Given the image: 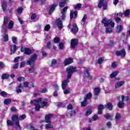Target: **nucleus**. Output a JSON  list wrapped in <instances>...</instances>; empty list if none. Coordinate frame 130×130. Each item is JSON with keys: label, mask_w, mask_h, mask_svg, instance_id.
Returning <instances> with one entry per match:
<instances>
[{"label": "nucleus", "mask_w": 130, "mask_h": 130, "mask_svg": "<svg viewBox=\"0 0 130 130\" xmlns=\"http://www.w3.org/2000/svg\"><path fill=\"white\" fill-rule=\"evenodd\" d=\"M41 99H39L37 100L31 101L30 104H34L36 106V111H39L40 108L45 107L47 105V102L48 100L47 99H44L42 101Z\"/></svg>", "instance_id": "nucleus-1"}, {"label": "nucleus", "mask_w": 130, "mask_h": 130, "mask_svg": "<svg viewBox=\"0 0 130 130\" xmlns=\"http://www.w3.org/2000/svg\"><path fill=\"white\" fill-rule=\"evenodd\" d=\"M129 100V98H128V96L121 95V97L119 98L120 102L117 104L118 107H119V108H123V107H124V105H125L124 103L127 102V101Z\"/></svg>", "instance_id": "nucleus-2"}, {"label": "nucleus", "mask_w": 130, "mask_h": 130, "mask_svg": "<svg viewBox=\"0 0 130 130\" xmlns=\"http://www.w3.org/2000/svg\"><path fill=\"white\" fill-rule=\"evenodd\" d=\"M78 70L77 69V67L70 66L66 69V72L68 73L67 75V79H71L72 78V76H73V74L74 73H76Z\"/></svg>", "instance_id": "nucleus-3"}, {"label": "nucleus", "mask_w": 130, "mask_h": 130, "mask_svg": "<svg viewBox=\"0 0 130 130\" xmlns=\"http://www.w3.org/2000/svg\"><path fill=\"white\" fill-rule=\"evenodd\" d=\"M52 116L53 115L52 114L45 116L46 122L48 123L45 125L46 129H49V128H52V127H53V126L51 124V121L50 120Z\"/></svg>", "instance_id": "nucleus-4"}, {"label": "nucleus", "mask_w": 130, "mask_h": 130, "mask_svg": "<svg viewBox=\"0 0 130 130\" xmlns=\"http://www.w3.org/2000/svg\"><path fill=\"white\" fill-rule=\"evenodd\" d=\"M36 59H37V54H34L31 55L30 59L26 61V64L27 66H30V67H34Z\"/></svg>", "instance_id": "nucleus-5"}, {"label": "nucleus", "mask_w": 130, "mask_h": 130, "mask_svg": "<svg viewBox=\"0 0 130 130\" xmlns=\"http://www.w3.org/2000/svg\"><path fill=\"white\" fill-rule=\"evenodd\" d=\"M102 23L104 24V26L105 27H108V26H111L112 28H113L114 27V22L112 21V20H108L105 18H103V20L102 21Z\"/></svg>", "instance_id": "nucleus-6"}, {"label": "nucleus", "mask_w": 130, "mask_h": 130, "mask_svg": "<svg viewBox=\"0 0 130 130\" xmlns=\"http://www.w3.org/2000/svg\"><path fill=\"white\" fill-rule=\"evenodd\" d=\"M21 52H24V54H27V55H29L30 54H32V51L28 48H26L25 47H22L21 48Z\"/></svg>", "instance_id": "nucleus-7"}, {"label": "nucleus", "mask_w": 130, "mask_h": 130, "mask_svg": "<svg viewBox=\"0 0 130 130\" xmlns=\"http://www.w3.org/2000/svg\"><path fill=\"white\" fill-rule=\"evenodd\" d=\"M13 122L16 123V125L20 127V123H19V119H18V115H14L12 117Z\"/></svg>", "instance_id": "nucleus-8"}, {"label": "nucleus", "mask_w": 130, "mask_h": 130, "mask_svg": "<svg viewBox=\"0 0 130 130\" xmlns=\"http://www.w3.org/2000/svg\"><path fill=\"white\" fill-rule=\"evenodd\" d=\"M116 55H117V56H121L122 57H123L124 56H125V50L124 49H122L120 51H117L116 52Z\"/></svg>", "instance_id": "nucleus-9"}, {"label": "nucleus", "mask_w": 130, "mask_h": 130, "mask_svg": "<svg viewBox=\"0 0 130 130\" xmlns=\"http://www.w3.org/2000/svg\"><path fill=\"white\" fill-rule=\"evenodd\" d=\"M78 45V40L73 39L71 41V46L72 48H75Z\"/></svg>", "instance_id": "nucleus-10"}, {"label": "nucleus", "mask_w": 130, "mask_h": 130, "mask_svg": "<svg viewBox=\"0 0 130 130\" xmlns=\"http://www.w3.org/2000/svg\"><path fill=\"white\" fill-rule=\"evenodd\" d=\"M74 62V60L72 58H68L64 61V66H68L69 64H71V63H73Z\"/></svg>", "instance_id": "nucleus-11"}, {"label": "nucleus", "mask_w": 130, "mask_h": 130, "mask_svg": "<svg viewBox=\"0 0 130 130\" xmlns=\"http://www.w3.org/2000/svg\"><path fill=\"white\" fill-rule=\"evenodd\" d=\"M123 84H124V81H118L117 83H116V84H115V88L116 89H119V88H120V87H121L122 85H123Z\"/></svg>", "instance_id": "nucleus-12"}, {"label": "nucleus", "mask_w": 130, "mask_h": 130, "mask_svg": "<svg viewBox=\"0 0 130 130\" xmlns=\"http://www.w3.org/2000/svg\"><path fill=\"white\" fill-rule=\"evenodd\" d=\"M56 24L57 25V26H58V29L59 30H61V29H62V22H61V21H60V19H58L56 20Z\"/></svg>", "instance_id": "nucleus-13"}, {"label": "nucleus", "mask_w": 130, "mask_h": 130, "mask_svg": "<svg viewBox=\"0 0 130 130\" xmlns=\"http://www.w3.org/2000/svg\"><path fill=\"white\" fill-rule=\"evenodd\" d=\"M72 32L74 34H76L78 31H79V28H78V25L77 24L74 23L73 24V28L71 29Z\"/></svg>", "instance_id": "nucleus-14"}, {"label": "nucleus", "mask_w": 130, "mask_h": 130, "mask_svg": "<svg viewBox=\"0 0 130 130\" xmlns=\"http://www.w3.org/2000/svg\"><path fill=\"white\" fill-rule=\"evenodd\" d=\"M104 108H106V105L103 106V105H99L98 106V113L99 114H102V110Z\"/></svg>", "instance_id": "nucleus-15"}, {"label": "nucleus", "mask_w": 130, "mask_h": 130, "mask_svg": "<svg viewBox=\"0 0 130 130\" xmlns=\"http://www.w3.org/2000/svg\"><path fill=\"white\" fill-rule=\"evenodd\" d=\"M68 83H70V80L69 79L65 80L62 82V88L63 90H64L66 88H67V86L68 85Z\"/></svg>", "instance_id": "nucleus-16"}, {"label": "nucleus", "mask_w": 130, "mask_h": 130, "mask_svg": "<svg viewBox=\"0 0 130 130\" xmlns=\"http://www.w3.org/2000/svg\"><path fill=\"white\" fill-rule=\"evenodd\" d=\"M56 7H57V4H56V3L53 4L51 6L50 10L49 11V14H50V15H51V14H52V12L54 11V10L55 9V8H56Z\"/></svg>", "instance_id": "nucleus-17"}, {"label": "nucleus", "mask_w": 130, "mask_h": 130, "mask_svg": "<svg viewBox=\"0 0 130 130\" xmlns=\"http://www.w3.org/2000/svg\"><path fill=\"white\" fill-rule=\"evenodd\" d=\"M10 47L11 53V54H13V53L16 52V51L17 50V46H16V45H12Z\"/></svg>", "instance_id": "nucleus-18"}, {"label": "nucleus", "mask_w": 130, "mask_h": 130, "mask_svg": "<svg viewBox=\"0 0 130 130\" xmlns=\"http://www.w3.org/2000/svg\"><path fill=\"white\" fill-rule=\"evenodd\" d=\"M77 15H78V11H75L74 12H73L72 10L70 12V18L73 19V18H77Z\"/></svg>", "instance_id": "nucleus-19"}, {"label": "nucleus", "mask_w": 130, "mask_h": 130, "mask_svg": "<svg viewBox=\"0 0 130 130\" xmlns=\"http://www.w3.org/2000/svg\"><path fill=\"white\" fill-rule=\"evenodd\" d=\"M89 71H90V70L89 69V68H87L86 69L85 71V76L86 77H87V78H88V79H89V80H92V76L90 75V73H89Z\"/></svg>", "instance_id": "nucleus-20"}, {"label": "nucleus", "mask_w": 130, "mask_h": 130, "mask_svg": "<svg viewBox=\"0 0 130 130\" xmlns=\"http://www.w3.org/2000/svg\"><path fill=\"white\" fill-rule=\"evenodd\" d=\"M23 89V86H22V84H19L18 86L16 87V92L17 93H22V90L21 89Z\"/></svg>", "instance_id": "nucleus-21"}, {"label": "nucleus", "mask_w": 130, "mask_h": 130, "mask_svg": "<svg viewBox=\"0 0 130 130\" xmlns=\"http://www.w3.org/2000/svg\"><path fill=\"white\" fill-rule=\"evenodd\" d=\"M119 72L118 71H116L113 72L110 76V78L112 79L116 77L117 75H118Z\"/></svg>", "instance_id": "nucleus-22"}, {"label": "nucleus", "mask_w": 130, "mask_h": 130, "mask_svg": "<svg viewBox=\"0 0 130 130\" xmlns=\"http://www.w3.org/2000/svg\"><path fill=\"white\" fill-rule=\"evenodd\" d=\"M8 23H9V17L5 16V17H4V20L3 22V26H7V25H8Z\"/></svg>", "instance_id": "nucleus-23"}, {"label": "nucleus", "mask_w": 130, "mask_h": 130, "mask_svg": "<svg viewBox=\"0 0 130 130\" xmlns=\"http://www.w3.org/2000/svg\"><path fill=\"white\" fill-rule=\"evenodd\" d=\"M97 119H99V117H98L97 115H94L91 119H89V121L90 122H93V121H95V120H97Z\"/></svg>", "instance_id": "nucleus-24"}, {"label": "nucleus", "mask_w": 130, "mask_h": 130, "mask_svg": "<svg viewBox=\"0 0 130 130\" xmlns=\"http://www.w3.org/2000/svg\"><path fill=\"white\" fill-rule=\"evenodd\" d=\"M122 30H123V27H122V26L121 25L117 26L116 32H117V33H120V32H121Z\"/></svg>", "instance_id": "nucleus-25"}, {"label": "nucleus", "mask_w": 130, "mask_h": 130, "mask_svg": "<svg viewBox=\"0 0 130 130\" xmlns=\"http://www.w3.org/2000/svg\"><path fill=\"white\" fill-rule=\"evenodd\" d=\"M87 20V16L84 15L82 20H81V24L82 26L84 27L85 26V23H86V20Z\"/></svg>", "instance_id": "nucleus-26"}, {"label": "nucleus", "mask_w": 130, "mask_h": 130, "mask_svg": "<svg viewBox=\"0 0 130 130\" xmlns=\"http://www.w3.org/2000/svg\"><path fill=\"white\" fill-rule=\"evenodd\" d=\"M88 103H89V102H88L87 100L84 99L83 101L81 103L82 107H84V106L88 105Z\"/></svg>", "instance_id": "nucleus-27"}, {"label": "nucleus", "mask_w": 130, "mask_h": 130, "mask_svg": "<svg viewBox=\"0 0 130 130\" xmlns=\"http://www.w3.org/2000/svg\"><path fill=\"white\" fill-rule=\"evenodd\" d=\"M101 90L99 88H95L94 89V95H99V93H100Z\"/></svg>", "instance_id": "nucleus-28"}, {"label": "nucleus", "mask_w": 130, "mask_h": 130, "mask_svg": "<svg viewBox=\"0 0 130 130\" xmlns=\"http://www.w3.org/2000/svg\"><path fill=\"white\" fill-rule=\"evenodd\" d=\"M8 28L9 29H13L14 28V22L13 21L11 20L8 24Z\"/></svg>", "instance_id": "nucleus-29"}, {"label": "nucleus", "mask_w": 130, "mask_h": 130, "mask_svg": "<svg viewBox=\"0 0 130 130\" xmlns=\"http://www.w3.org/2000/svg\"><path fill=\"white\" fill-rule=\"evenodd\" d=\"M68 9H69V7H64L61 11V15H66L67 13V11H68Z\"/></svg>", "instance_id": "nucleus-30"}, {"label": "nucleus", "mask_w": 130, "mask_h": 130, "mask_svg": "<svg viewBox=\"0 0 130 130\" xmlns=\"http://www.w3.org/2000/svg\"><path fill=\"white\" fill-rule=\"evenodd\" d=\"M90 98H92V93H91L90 92H89L86 95L84 99H85V100H87L90 99Z\"/></svg>", "instance_id": "nucleus-31"}, {"label": "nucleus", "mask_w": 130, "mask_h": 130, "mask_svg": "<svg viewBox=\"0 0 130 130\" xmlns=\"http://www.w3.org/2000/svg\"><path fill=\"white\" fill-rule=\"evenodd\" d=\"M105 4V3H104V0H100L98 4V7L99 8H102V6Z\"/></svg>", "instance_id": "nucleus-32"}, {"label": "nucleus", "mask_w": 130, "mask_h": 130, "mask_svg": "<svg viewBox=\"0 0 130 130\" xmlns=\"http://www.w3.org/2000/svg\"><path fill=\"white\" fill-rule=\"evenodd\" d=\"M2 8L4 11H6L7 9V2L6 1H3L2 3Z\"/></svg>", "instance_id": "nucleus-33"}, {"label": "nucleus", "mask_w": 130, "mask_h": 130, "mask_svg": "<svg viewBox=\"0 0 130 130\" xmlns=\"http://www.w3.org/2000/svg\"><path fill=\"white\" fill-rule=\"evenodd\" d=\"M12 102V100L10 99H7L5 100L4 103V104H6V105H8V104H10Z\"/></svg>", "instance_id": "nucleus-34"}, {"label": "nucleus", "mask_w": 130, "mask_h": 130, "mask_svg": "<svg viewBox=\"0 0 130 130\" xmlns=\"http://www.w3.org/2000/svg\"><path fill=\"white\" fill-rule=\"evenodd\" d=\"M27 127L28 129H30V130H38L37 129H35L34 128V126H33V125H32V124H29L27 126Z\"/></svg>", "instance_id": "nucleus-35"}, {"label": "nucleus", "mask_w": 130, "mask_h": 130, "mask_svg": "<svg viewBox=\"0 0 130 130\" xmlns=\"http://www.w3.org/2000/svg\"><path fill=\"white\" fill-rule=\"evenodd\" d=\"M113 107V105L111 103H108L107 104V108L109 110H112Z\"/></svg>", "instance_id": "nucleus-36"}, {"label": "nucleus", "mask_w": 130, "mask_h": 130, "mask_svg": "<svg viewBox=\"0 0 130 130\" xmlns=\"http://www.w3.org/2000/svg\"><path fill=\"white\" fill-rule=\"evenodd\" d=\"M22 59H23V57H22V56L17 57L14 59V61L15 62H18V61L22 60Z\"/></svg>", "instance_id": "nucleus-37"}, {"label": "nucleus", "mask_w": 130, "mask_h": 130, "mask_svg": "<svg viewBox=\"0 0 130 130\" xmlns=\"http://www.w3.org/2000/svg\"><path fill=\"white\" fill-rule=\"evenodd\" d=\"M59 6L60 7V8H63V7L64 6H66V1L62 2L61 1L59 3Z\"/></svg>", "instance_id": "nucleus-38"}, {"label": "nucleus", "mask_w": 130, "mask_h": 130, "mask_svg": "<svg viewBox=\"0 0 130 130\" xmlns=\"http://www.w3.org/2000/svg\"><path fill=\"white\" fill-rule=\"evenodd\" d=\"M103 60H104V57H101L99 58L98 60V63H99V64H101V63L103 62Z\"/></svg>", "instance_id": "nucleus-39"}, {"label": "nucleus", "mask_w": 130, "mask_h": 130, "mask_svg": "<svg viewBox=\"0 0 130 130\" xmlns=\"http://www.w3.org/2000/svg\"><path fill=\"white\" fill-rule=\"evenodd\" d=\"M45 31H48L50 30V25L49 24L46 25L44 27Z\"/></svg>", "instance_id": "nucleus-40"}, {"label": "nucleus", "mask_w": 130, "mask_h": 130, "mask_svg": "<svg viewBox=\"0 0 130 130\" xmlns=\"http://www.w3.org/2000/svg\"><path fill=\"white\" fill-rule=\"evenodd\" d=\"M106 33H108L109 34H110V33L112 32V30L111 29V28H110V27H107L106 28Z\"/></svg>", "instance_id": "nucleus-41"}, {"label": "nucleus", "mask_w": 130, "mask_h": 130, "mask_svg": "<svg viewBox=\"0 0 130 130\" xmlns=\"http://www.w3.org/2000/svg\"><path fill=\"white\" fill-rule=\"evenodd\" d=\"M82 7V4L80 3L78 4L77 5H74V9H80Z\"/></svg>", "instance_id": "nucleus-42"}, {"label": "nucleus", "mask_w": 130, "mask_h": 130, "mask_svg": "<svg viewBox=\"0 0 130 130\" xmlns=\"http://www.w3.org/2000/svg\"><path fill=\"white\" fill-rule=\"evenodd\" d=\"M130 14V11L129 10L127 9V10H126L124 13L123 14L124 15V16H125L126 17H127V16H128Z\"/></svg>", "instance_id": "nucleus-43"}, {"label": "nucleus", "mask_w": 130, "mask_h": 130, "mask_svg": "<svg viewBox=\"0 0 130 130\" xmlns=\"http://www.w3.org/2000/svg\"><path fill=\"white\" fill-rule=\"evenodd\" d=\"M91 113H92V111L91 110H88L85 112V115L86 116H88L90 115V114H91Z\"/></svg>", "instance_id": "nucleus-44"}, {"label": "nucleus", "mask_w": 130, "mask_h": 130, "mask_svg": "<svg viewBox=\"0 0 130 130\" xmlns=\"http://www.w3.org/2000/svg\"><path fill=\"white\" fill-rule=\"evenodd\" d=\"M59 49L62 50L63 48H64V46H63V44L62 43H60L59 44Z\"/></svg>", "instance_id": "nucleus-45"}, {"label": "nucleus", "mask_w": 130, "mask_h": 130, "mask_svg": "<svg viewBox=\"0 0 130 130\" xmlns=\"http://www.w3.org/2000/svg\"><path fill=\"white\" fill-rule=\"evenodd\" d=\"M14 123L15 122H12V121H11L10 120H8L7 121V123L8 125H14Z\"/></svg>", "instance_id": "nucleus-46"}, {"label": "nucleus", "mask_w": 130, "mask_h": 130, "mask_svg": "<svg viewBox=\"0 0 130 130\" xmlns=\"http://www.w3.org/2000/svg\"><path fill=\"white\" fill-rule=\"evenodd\" d=\"M4 41L7 42L9 40V36L8 35H5L4 36Z\"/></svg>", "instance_id": "nucleus-47"}, {"label": "nucleus", "mask_w": 130, "mask_h": 130, "mask_svg": "<svg viewBox=\"0 0 130 130\" xmlns=\"http://www.w3.org/2000/svg\"><path fill=\"white\" fill-rule=\"evenodd\" d=\"M63 93L64 94H70V93H71V91H70V89H63Z\"/></svg>", "instance_id": "nucleus-48"}, {"label": "nucleus", "mask_w": 130, "mask_h": 130, "mask_svg": "<svg viewBox=\"0 0 130 130\" xmlns=\"http://www.w3.org/2000/svg\"><path fill=\"white\" fill-rule=\"evenodd\" d=\"M22 12H23V8H22V7H18L17 9V12L18 14H21Z\"/></svg>", "instance_id": "nucleus-49"}, {"label": "nucleus", "mask_w": 130, "mask_h": 130, "mask_svg": "<svg viewBox=\"0 0 130 130\" xmlns=\"http://www.w3.org/2000/svg\"><path fill=\"white\" fill-rule=\"evenodd\" d=\"M104 116L106 117V118H107V119H109L110 118H111V116H110V114H109V113L104 115Z\"/></svg>", "instance_id": "nucleus-50"}, {"label": "nucleus", "mask_w": 130, "mask_h": 130, "mask_svg": "<svg viewBox=\"0 0 130 130\" xmlns=\"http://www.w3.org/2000/svg\"><path fill=\"white\" fill-rule=\"evenodd\" d=\"M9 78V75L8 74H3L2 75V79L5 80V79H8Z\"/></svg>", "instance_id": "nucleus-51"}, {"label": "nucleus", "mask_w": 130, "mask_h": 130, "mask_svg": "<svg viewBox=\"0 0 130 130\" xmlns=\"http://www.w3.org/2000/svg\"><path fill=\"white\" fill-rule=\"evenodd\" d=\"M23 85V87H24L25 88H27V87L29 86V82H24Z\"/></svg>", "instance_id": "nucleus-52"}, {"label": "nucleus", "mask_w": 130, "mask_h": 130, "mask_svg": "<svg viewBox=\"0 0 130 130\" xmlns=\"http://www.w3.org/2000/svg\"><path fill=\"white\" fill-rule=\"evenodd\" d=\"M12 41L15 44H17V38L13 37H12Z\"/></svg>", "instance_id": "nucleus-53"}, {"label": "nucleus", "mask_w": 130, "mask_h": 130, "mask_svg": "<svg viewBox=\"0 0 130 130\" xmlns=\"http://www.w3.org/2000/svg\"><path fill=\"white\" fill-rule=\"evenodd\" d=\"M76 115V111H72L70 112V116H75Z\"/></svg>", "instance_id": "nucleus-54"}, {"label": "nucleus", "mask_w": 130, "mask_h": 130, "mask_svg": "<svg viewBox=\"0 0 130 130\" xmlns=\"http://www.w3.org/2000/svg\"><path fill=\"white\" fill-rule=\"evenodd\" d=\"M117 67V63L116 62H114L112 63V68H116Z\"/></svg>", "instance_id": "nucleus-55"}, {"label": "nucleus", "mask_w": 130, "mask_h": 130, "mask_svg": "<svg viewBox=\"0 0 130 130\" xmlns=\"http://www.w3.org/2000/svg\"><path fill=\"white\" fill-rule=\"evenodd\" d=\"M67 109L68 110H71L73 109V105H72V104H69L67 107Z\"/></svg>", "instance_id": "nucleus-56"}, {"label": "nucleus", "mask_w": 130, "mask_h": 130, "mask_svg": "<svg viewBox=\"0 0 130 130\" xmlns=\"http://www.w3.org/2000/svg\"><path fill=\"white\" fill-rule=\"evenodd\" d=\"M57 63V61L56 59H53L52 61V66H55Z\"/></svg>", "instance_id": "nucleus-57"}, {"label": "nucleus", "mask_w": 130, "mask_h": 130, "mask_svg": "<svg viewBox=\"0 0 130 130\" xmlns=\"http://www.w3.org/2000/svg\"><path fill=\"white\" fill-rule=\"evenodd\" d=\"M25 118H26V115L25 114H23L19 117V119L20 120L25 119Z\"/></svg>", "instance_id": "nucleus-58"}, {"label": "nucleus", "mask_w": 130, "mask_h": 130, "mask_svg": "<svg viewBox=\"0 0 130 130\" xmlns=\"http://www.w3.org/2000/svg\"><path fill=\"white\" fill-rule=\"evenodd\" d=\"M36 18V14H32L31 15V20H35Z\"/></svg>", "instance_id": "nucleus-59"}, {"label": "nucleus", "mask_w": 130, "mask_h": 130, "mask_svg": "<svg viewBox=\"0 0 130 130\" xmlns=\"http://www.w3.org/2000/svg\"><path fill=\"white\" fill-rule=\"evenodd\" d=\"M54 41L55 43H58L59 42V39L58 38H55L54 39Z\"/></svg>", "instance_id": "nucleus-60"}, {"label": "nucleus", "mask_w": 130, "mask_h": 130, "mask_svg": "<svg viewBox=\"0 0 130 130\" xmlns=\"http://www.w3.org/2000/svg\"><path fill=\"white\" fill-rule=\"evenodd\" d=\"M1 96L5 97V96H7V92H6L5 91H3L1 92Z\"/></svg>", "instance_id": "nucleus-61"}, {"label": "nucleus", "mask_w": 130, "mask_h": 130, "mask_svg": "<svg viewBox=\"0 0 130 130\" xmlns=\"http://www.w3.org/2000/svg\"><path fill=\"white\" fill-rule=\"evenodd\" d=\"M51 45V42H48L46 46L47 48H50Z\"/></svg>", "instance_id": "nucleus-62"}, {"label": "nucleus", "mask_w": 130, "mask_h": 130, "mask_svg": "<svg viewBox=\"0 0 130 130\" xmlns=\"http://www.w3.org/2000/svg\"><path fill=\"white\" fill-rule=\"evenodd\" d=\"M29 73H34V68H30L28 69Z\"/></svg>", "instance_id": "nucleus-63"}, {"label": "nucleus", "mask_w": 130, "mask_h": 130, "mask_svg": "<svg viewBox=\"0 0 130 130\" xmlns=\"http://www.w3.org/2000/svg\"><path fill=\"white\" fill-rule=\"evenodd\" d=\"M83 130H91V126H89L88 127L83 128Z\"/></svg>", "instance_id": "nucleus-64"}]
</instances>
